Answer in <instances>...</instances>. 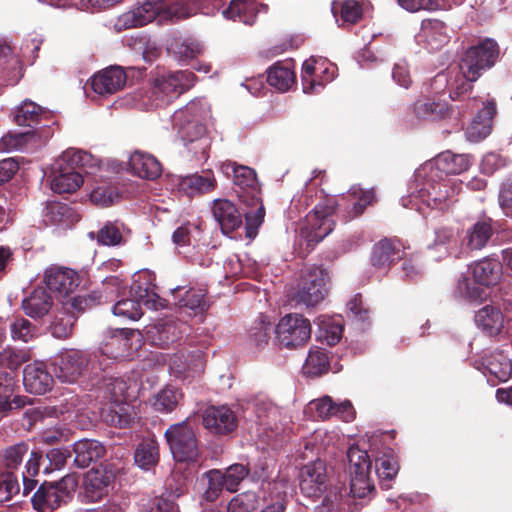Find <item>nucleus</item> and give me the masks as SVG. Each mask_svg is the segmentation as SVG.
I'll use <instances>...</instances> for the list:
<instances>
[{"label":"nucleus","mask_w":512,"mask_h":512,"mask_svg":"<svg viewBox=\"0 0 512 512\" xmlns=\"http://www.w3.org/2000/svg\"><path fill=\"white\" fill-rule=\"evenodd\" d=\"M470 167V158L466 154H454L450 151L440 153L415 171V183L408 198L402 199L406 208L415 207L424 213L423 205L444 209L459 191L455 181L446 178L449 174H460Z\"/></svg>","instance_id":"1"},{"label":"nucleus","mask_w":512,"mask_h":512,"mask_svg":"<svg viewBox=\"0 0 512 512\" xmlns=\"http://www.w3.org/2000/svg\"><path fill=\"white\" fill-rule=\"evenodd\" d=\"M498 56L499 47L493 39H485L469 47L459 60L458 73L448 82L450 97L456 100L470 93L473 83L495 65Z\"/></svg>","instance_id":"2"},{"label":"nucleus","mask_w":512,"mask_h":512,"mask_svg":"<svg viewBox=\"0 0 512 512\" xmlns=\"http://www.w3.org/2000/svg\"><path fill=\"white\" fill-rule=\"evenodd\" d=\"M208 116L209 109L201 101H192L173 115V124L179 139L197 159L208 157L210 139L203 124Z\"/></svg>","instance_id":"3"},{"label":"nucleus","mask_w":512,"mask_h":512,"mask_svg":"<svg viewBox=\"0 0 512 512\" xmlns=\"http://www.w3.org/2000/svg\"><path fill=\"white\" fill-rule=\"evenodd\" d=\"M299 487L305 497L312 499H317L327 492L321 505L315 508V512H334L341 499L348 494L344 484L332 485L329 482L326 464L321 459L309 462L301 468Z\"/></svg>","instance_id":"4"},{"label":"nucleus","mask_w":512,"mask_h":512,"mask_svg":"<svg viewBox=\"0 0 512 512\" xmlns=\"http://www.w3.org/2000/svg\"><path fill=\"white\" fill-rule=\"evenodd\" d=\"M191 0H146L140 6L120 15L115 21L118 31L144 26L154 20L162 23L189 16L187 4Z\"/></svg>","instance_id":"5"},{"label":"nucleus","mask_w":512,"mask_h":512,"mask_svg":"<svg viewBox=\"0 0 512 512\" xmlns=\"http://www.w3.org/2000/svg\"><path fill=\"white\" fill-rule=\"evenodd\" d=\"M191 0H146L140 6L120 15L115 21L118 31L144 26L154 20L162 23L189 16L187 4Z\"/></svg>","instance_id":"6"},{"label":"nucleus","mask_w":512,"mask_h":512,"mask_svg":"<svg viewBox=\"0 0 512 512\" xmlns=\"http://www.w3.org/2000/svg\"><path fill=\"white\" fill-rule=\"evenodd\" d=\"M132 389V382L126 381L124 378L105 379L104 395L109 402L102 411V418L106 423L122 428L133 422L135 413L133 407L128 403Z\"/></svg>","instance_id":"7"},{"label":"nucleus","mask_w":512,"mask_h":512,"mask_svg":"<svg viewBox=\"0 0 512 512\" xmlns=\"http://www.w3.org/2000/svg\"><path fill=\"white\" fill-rule=\"evenodd\" d=\"M221 171L228 178H232L233 183L251 197L252 205L255 206L254 212H246V235L254 238L257 230L262 224L265 216L264 206L258 195V181L255 171L244 165H238L235 162H225L221 165Z\"/></svg>","instance_id":"8"},{"label":"nucleus","mask_w":512,"mask_h":512,"mask_svg":"<svg viewBox=\"0 0 512 512\" xmlns=\"http://www.w3.org/2000/svg\"><path fill=\"white\" fill-rule=\"evenodd\" d=\"M193 72L184 70L158 75L150 92L140 94L139 100L143 107H158L177 98L195 83Z\"/></svg>","instance_id":"9"},{"label":"nucleus","mask_w":512,"mask_h":512,"mask_svg":"<svg viewBox=\"0 0 512 512\" xmlns=\"http://www.w3.org/2000/svg\"><path fill=\"white\" fill-rule=\"evenodd\" d=\"M53 372L61 382L74 383L85 372L91 370L96 373V370H104L107 365L97 355L93 357L86 352L78 350H69L60 353L53 360Z\"/></svg>","instance_id":"10"},{"label":"nucleus","mask_w":512,"mask_h":512,"mask_svg":"<svg viewBox=\"0 0 512 512\" xmlns=\"http://www.w3.org/2000/svg\"><path fill=\"white\" fill-rule=\"evenodd\" d=\"M77 488L73 476H65L57 482H44L31 498L33 508L39 512H50L67 503Z\"/></svg>","instance_id":"11"},{"label":"nucleus","mask_w":512,"mask_h":512,"mask_svg":"<svg viewBox=\"0 0 512 512\" xmlns=\"http://www.w3.org/2000/svg\"><path fill=\"white\" fill-rule=\"evenodd\" d=\"M132 290L135 299H121L113 306V314L129 320H137L142 316L141 305L157 310L165 306V300L155 291L151 283L144 285L134 282Z\"/></svg>","instance_id":"12"},{"label":"nucleus","mask_w":512,"mask_h":512,"mask_svg":"<svg viewBox=\"0 0 512 512\" xmlns=\"http://www.w3.org/2000/svg\"><path fill=\"white\" fill-rule=\"evenodd\" d=\"M141 347V333L134 329L109 330L100 345V354L107 359L120 360L133 355Z\"/></svg>","instance_id":"13"},{"label":"nucleus","mask_w":512,"mask_h":512,"mask_svg":"<svg viewBox=\"0 0 512 512\" xmlns=\"http://www.w3.org/2000/svg\"><path fill=\"white\" fill-rule=\"evenodd\" d=\"M326 294L327 274L320 267H312L302 275L292 300L297 305L314 307L323 301Z\"/></svg>","instance_id":"14"},{"label":"nucleus","mask_w":512,"mask_h":512,"mask_svg":"<svg viewBox=\"0 0 512 512\" xmlns=\"http://www.w3.org/2000/svg\"><path fill=\"white\" fill-rule=\"evenodd\" d=\"M279 343L286 348L305 345L311 337L310 321L300 314H288L275 327Z\"/></svg>","instance_id":"15"},{"label":"nucleus","mask_w":512,"mask_h":512,"mask_svg":"<svg viewBox=\"0 0 512 512\" xmlns=\"http://www.w3.org/2000/svg\"><path fill=\"white\" fill-rule=\"evenodd\" d=\"M333 229L334 221L331 217V208L316 206L302 222L300 236L307 241L308 246H314L329 235Z\"/></svg>","instance_id":"16"},{"label":"nucleus","mask_w":512,"mask_h":512,"mask_svg":"<svg viewBox=\"0 0 512 512\" xmlns=\"http://www.w3.org/2000/svg\"><path fill=\"white\" fill-rule=\"evenodd\" d=\"M415 39L418 45L430 51H438L450 40L449 28L442 20L424 19Z\"/></svg>","instance_id":"17"},{"label":"nucleus","mask_w":512,"mask_h":512,"mask_svg":"<svg viewBox=\"0 0 512 512\" xmlns=\"http://www.w3.org/2000/svg\"><path fill=\"white\" fill-rule=\"evenodd\" d=\"M187 330L188 326L184 321L169 317L148 326L146 333L154 345L166 347L180 339Z\"/></svg>","instance_id":"18"},{"label":"nucleus","mask_w":512,"mask_h":512,"mask_svg":"<svg viewBox=\"0 0 512 512\" xmlns=\"http://www.w3.org/2000/svg\"><path fill=\"white\" fill-rule=\"evenodd\" d=\"M307 411L315 412L316 417L321 420L336 416L345 422L352 421L355 417V410L349 400L335 403L330 396H323L309 402Z\"/></svg>","instance_id":"19"},{"label":"nucleus","mask_w":512,"mask_h":512,"mask_svg":"<svg viewBox=\"0 0 512 512\" xmlns=\"http://www.w3.org/2000/svg\"><path fill=\"white\" fill-rule=\"evenodd\" d=\"M202 421L207 430L220 435L234 431L238 425L234 411L226 405L208 407Z\"/></svg>","instance_id":"20"},{"label":"nucleus","mask_w":512,"mask_h":512,"mask_svg":"<svg viewBox=\"0 0 512 512\" xmlns=\"http://www.w3.org/2000/svg\"><path fill=\"white\" fill-rule=\"evenodd\" d=\"M49 177L51 189L58 194L73 193L84 183L79 170H73L57 161L53 164Z\"/></svg>","instance_id":"21"},{"label":"nucleus","mask_w":512,"mask_h":512,"mask_svg":"<svg viewBox=\"0 0 512 512\" xmlns=\"http://www.w3.org/2000/svg\"><path fill=\"white\" fill-rule=\"evenodd\" d=\"M126 80L127 76L122 67L111 66L95 74L91 86L99 95H111L121 90Z\"/></svg>","instance_id":"22"},{"label":"nucleus","mask_w":512,"mask_h":512,"mask_svg":"<svg viewBox=\"0 0 512 512\" xmlns=\"http://www.w3.org/2000/svg\"><path fill=\"white\" fill-rule=\"evenodd\" d=\"M113 475L105 469L92 468L83 481L84 497L90 502H97L108 494Z\"/></svg>","instance_id":"23"},{"label":"nucleus","mask_w":512,"mask_h":512,"mask_svg":"<svg viewBox=\"0 0 512 512\" xmlns=\"http://www.w3.org/2000/svg\"><path fill=\"white\" fill-rule=\"evenodd\" d=\"M44 282L50 291L67 296L78 286V276L72 269L52 267L46 270Z\"/></svg>","instance_id":"24"},{"label":"nucleus","mask_w":512,"mask_h":512,"mask_svg":"<svg viewBox=\"0 0 512 512\" xmlns=\"http://www.w3.org/2000/svg\"><path fill=\"white\" fill-rule=\"evenodd\" d=\"M212 214L223 234L228 235L242 224V215L235 204L227 199L213 201Z\"/></svg>","instance_id":"25"},{"label":"nucleus","mask_w":512,"mask_h":512,"mask_svg":"<svg viewBox=\"0 0 512 512\" xmlns=\"http://www.w3.org/2000/svg\"><path fill=\"white\" fill-rule=\"evenodd\" d=\"M23 384L27 392L42 395L52 388L53 378L46 371L43 363L35 362L25 367Z\"/></svg>","instance_id":"26"},{"label":"nucleus","mask_w":512,"mask_h":512,"mask_svg":"<svg viewBox=\"0 0 512 512\" xmlns=\"http://www.w3.org/2000/svg\"><path fill=\"white\" fill-rule=\"evenodd\" d=\"M496 114V103L493 99L487 100L481 111L466 129V137L471 142H478L486 138L492 128V120Z\"/></svg>","instance_id":"27"},{"label":"nucleus","mask_w":512,"mask_h":512,"mask_svg":"<svg viewBox=\"0 0 512 512\" xmlns=\"http://www.w3.org/2000/svg\"><path fill=\"white\" fill-rule=\"evenodd\" d=\"M130 230L118 221L106 222L97 233L89 232L91 239H96L98 244L104 246H117L126 243Z\"/></svg>","instance_id":"28"},{"label":"nucleus","mask_w":512,"mask_h":512,"mask_svg":"<svg viewBox=\"0 0 512 512\" xmlns=\"http://www.w3.org/2000/svg\"><path fill=\"white\" fill-rule=\"evenodd\" d=\"M170 448H197V438L188 421L171 425L165 432Z\"/></svg>","instance_id":"29"},{"label":"nucleus","mask_w":512,"mask_h":512,"mask_svg":"<svg viewBox=\"0 0 512 512\" xmlns=\"http://www.w3.org/2000/svg\"><path fill=\"white\" fill-rule=\"evenodd\" d=\"M132 172L143 179L153 180L161 174V165L158 160L147 153L136 151L129 159Z\"/></svg>","instance_id":"30"},{"label":"nucleus","mask_w":512,"mask_h":512,"mask_svg":"<svg viewBox=\"0 0 512 512\" xmlns=\"http://www.w3.org/2000/svg\"><path fill=\"white\" fill-rule=\"evenodd\" d=\"M472 275L480 285L493 286L497 284L502 276L501 263L492 258H485L472 266Z\"/></svg>","instance_id":"31"},{"label":"nucleus","mask_w":512,"mask_h":512,"mask_svg":"<svg viewBox=\"0 0 512 512\" xmlns=\"http://www.w3.org/2000/svg\"><path fill=\"white\" fill-rule=\"evenodd\" d=\"M171 369L178 377L188 378L200 374L204 369V360L200 351L190 355L176 356L171 362Z\"/></svg>","instance_id":"32"},{"label":"nucleus","mask_w":512,"mask_h":512,"mask_svg":"<svg viewBox=\"0 0 512 512\" xmlns=\"http://www.w3.org/2000/svg\"><path fill=\"white\" fill-rule=\"evenodd\" d=\"M52 297L45 288H36L29 297L22 302L26 315L32 318H41L46 315L52 307Z\"/></svg>","instance_id":"33"},{"label":"nucleus","mask_w":512,"mask_h":512,"mask_svg":"<svg viewBox=\"0 0 512 512\" xmlns=\"http://www.w3.org/2000/svg\"><path fill=\"white\" fill-rule=\"evenodd\" d=\"M216 186V180L212 172L204 174H193L182 177L179 180L178 187L188 196L204 194L212 191Z\"/></svg>","instance_id":"34"},{"label":"nucleus","mask_w":512,"mask_h":512,"mask_svg":"<svg viewBox=\"0 0 512 512\" xmlns=\"http://www.w3.org/2000/svg\"><path fill=\"white\" fill-rule=\"evenodd\" d=\"M475 323L489 335H497L503 328L504 318L499 308L487 305L475 315Z\"/></svg>","instance_id":"35"},{"label":"nucleus","mask_w":512,"mask_h":512,"mask_svg":"<svg viewBox=\"0 0 512 512\" xmlns=\"http://www.w3.org/2000/svg\"><path fill=\"white\" fill-rule=\"evenodd\" d=\"M255 0H231L227 8L222 11L223 16L230 20L252 25L256 18Z\"/></svg>","instance_id":"36"},{"label":"nucleus","mask_w":512,"mask_h":512,"mask_svg":"<svg viewBox=\"0 0 512 512\" xmlns=\"http://www.w3.org/2000/svg\"><path fill=\"white\" fill-rule=\"evenodd\" d=\"M492 233L491 220H479L467 230L463 243L470 250H480L486 246Z\"/></svg>","instance_id":"37"},{"label":"nucleus","mask_w":512,"mask_h":512,"mask_svg":"<svg viewBox=\"0 0 512 512\" xmlns=\"http://www.w3.org/2000/svg\"><path fill=\"white\" fill-rule=\"evenodd\" d=\"M68 440L69 431L61 428L48 429L40 435V443L43 445H63V448H69L70 446H73V448H104L97 441L93 440L80 441V446H77L76 442L66 446L65 444Z\"/></svg>","instance_id":"38"},{"label":"nucleus","mask_w":512,"mask_h":512,"mask_svg":"<svg viewBox=\"0 0 512 512\" xmlns=\"http://www.w3.org/2000/svg\"><path fill=\"white\" fill-rule=\"evenodd\" d=\"M267 82L280 91H287L294 83L291 62H278L268 70Z\"/></svg>","instance_id":"39"},{"label":"nucleus","mask_w":512,"mask_h":512,"mask_svg":"<svg viewBox=\"0 0 512 512\" xmlns=\"http://www.w3.org/2000/svg\"><path fill=\"white\" fill-rule=\"evenodd\" d=\"M175 303L179 307V313L187 314L188 316L202 314L207 309L204 293L201 290L189 289Z\"/></svg>","instance_id":"40"},{"label":"nucleus","mask_w":512,"mask_h":512,"mask_svg":"<svg viewBox=\"0 0 512 512\" xmlns=\"http://www.w3.org/2000/svg\"><path fill=\"white\" fill-rule=\"evenodd\" d=\"M56 161L66 167H71L73 170L93 168L97 166V160L91 154L74 148H70L63 152Z\"/></svg>","instance_id":"41"},{"label":"nucleus","mask_w":512,"mask_h":512,"mask_svg":"<svg viewBox=\"0 0 512 512\" xmlns=\"http://www.w3.org/2000/svg\"><path fill=\"white\" fill-rule=\"evenodd\" d=\"M400 258V252L392 242L382 240L377 243L372 252L371 263L374 267L386 268Z\"/></svg>","instance_id":"42"},{"label":"nucleus","mask_w":512,"mask_h":512,"mask_svg":"<svg viewBox=\"0 0 512 512\" xmlns=\"http://www.w3.org/2000/svg\"><path fill=\"white\" fill-rule=\"evenodd\" d=\"M486 368L499 381L505 382L512 375V362L502 352L492 353L485 359Z\"/></svg>","instance_id":"43"},{"label":"nucleus","mask_w":512,"mask_h":512,"mask_svg":"<svg viewBox=\"0 0 512 512\" xmlns=\"http://www.w3.org/2000/svg\"><path fill=\"white\" fill-rule=\"evenodd\" d=\"M399 468L397 460L390 455H384L376 459L375 471L378 475L382 488H391L390 483L397 476Z\"/></svg>","instance_id":"44"},{"label":"nucleus","mask_w":512,"mask_h":512,"mask_svg":"<svg viewBox=\"0 0 512 512\" xmlns=\"http://www.w3.org/2000/svg\"><path fill=\"white\" fill-rule=\"evenodd\" d=\"M329 360L325 350L311 348L303 365V373L308 376H319L328 371Z\"/></svg>","instance_id":"45"},{"label":"nucleus","mask_w":512,"mask_h":512,"mask_svg":"<svg viewBox=\"0 0 512 512\" xmlns=\"http://www.w3.org/2000/svg\"><path fill=\"white\" fill-rule=\"evenodd\" d=\"M272 329L273 326L268 318L261 316L248 331L249 343L256 348L264 347L268 344Z\"/></svg>","instance_id":"46"},{"label":"nucleus","mask_w":512,"mask_h":512,"mask_svg":"<svg viewBox=\"0 0 512 512\" xmlns=\"http://www.w3.org/2000/svg\"><path fill=\"white\" fill-rule=\"evenodd\" d=\"M332 10L341 26L354 24L362 17V7L355 0H345L339 9L334 4Z\"/></svg>","instance_id":"47"},{"label":"nucleus","mask_w":512,"mask_h":512,"mask_svg":"<svg viewBox=\"0 0 512 512\" xmlns=\"http://www.w3.org/2000/svg\"><path fill=\"white\" fill-rule=\"evenodd\" d=\"M342 437L337 430H315L305 441L303 448H329L342 445Z\"/></svg>","instance_id":"48"},{"label":"nucleus","mask_w":512,"mask_h":512,"mask_svg":"<svg viewBox=\"0 0 512 512\" xmlns=\"http://www.w3.org/2000/svg\"><path fill=\"white\" fill-rule=\"evenodd\" d=\"M200 235V230L196 225L186 224L176 229L172 235V240L179 253L186 254L188 246H195Z\"/></svg>","instance_id":"49"},{"label":"nucleus","mask_w":512,"mask_h":512,"mask_svg":"<svg viewBox=\"0 0 512 512\" xmlns=\"http://www.w3.org/2000/svg\"><path fill=\"white\" fill-rule=\"evenodd\" d=\"M15 386L14 372L0 371V418L11 410L9 398L13 395Z\"/></svg>","instance_id":"50"},{"label":"nucleus","mask_w":512,"mask_h":512,"mask_svg":"<svg viewBox=\"0 0 512 512\" xmlns=\"http://www.w3.org/2000/svg\"><path fill=\"white\" fill-rule=\"evenodd\" d=\"M70 216V207L65 203L55 201L47 203L43 212L44 222L50 225L66 224Z\"/></svg>","instance_id":"51"},{"label":"nucleus","mask_w":512,"mask_h":512,"mask_svg":"<svg viewBox=\"0 0 512 512\" xmlns=\"http://www.w3.org/2000/svg\"><path fill=\"white\" fill-rule=\"evenodd\" d=\"M119 198L117 188L109 182H101L90 192V200L95 205L107 207Z\"/></svg>","instance_id":"52"},{"label":"nucleus","mask_w":512,"mask_h":512,"mask_svg":"<svg viewBox=\"0 0 512 512\" xmlns=\"http://www.w3.org/2000/svg\"><path fill=\"white\" fill-rule=\"evenodd\" d=\"M347 198L352 203V210L350 217L354 218L361 215L369 204L373 202L374 193L372 190H363L361 187H351Z\"/></svg>","instance_id":"53"},{"label":"nucleus","mask_w":512,"mask_h":512,"mask_svg":"<svg viewBox=\"0 0 512 512\" xmlns=\"http://www.w3.org/2000/svg\"><path fill=\"white\" fill-rule=\"evenodd\" d=\"M415 111L419 117L440 119L445 117V115L448 113V106L444 101L427 99L418 101L415 106Z\"/></svg>","instance_id":"54"},{"label":"nucleus","mask_w":512,"mask_h":512,"mask_svg":"<svg viewBox=\"0 0 512 512\" xmlns=\"http://www.w3.org/2000/svg\"><path fill=\"white\" fill-rule=\"evenodd\" d=\"M319 60L310 58L302 66V86L306 94L317 91V86H322L318 81Z\"/></svg>","instance_id":"55"},{"label":"nucleus","mask_w":512,"mask_h":512,"mask_svg":"<svg viewBox=\"0 0 512 512\" xmlns=\"http://www.w3.org/2000/svg\"><path fill=\"white\" fill-rule=\"evenodd\" d=\"M42 108L32 101H24L15 114V122L20 126H32L39 122Z\"/></svg>","instance_id":"56"},{"label":"nucleus","mask_w":512,"mask_h":512,"mask_svg":"<svg viewBox=\"0 0 512 512\" xmlns=\"http://www.w3.org/2000/svg\"><path fill=\"white\" fill-rule=\"evenodd\" d=\"M320 330V337L324 338L328 345H335L342 336L343 327L339 322L331 321L326 316H319L316 320Z\"/></svg>","instance_id":"57"},{"label":"nucleus","mask_w":512,"mask_h":512,"mask_svg":"<svg viewBox=\"0 0 512 512\" xmlns=\"http://www.w3.org/2000/svg\"><path fill=\"white\" fill-rule=\"evenodd\" d=\"M31 131L8 132L0 139V152H11L23 149L32 138Z\"/></svg>","instance_id":"58"},{"label":"nucleus","mask_w":512,"mask_h":512,"mask_svg":"<svg viewBox=\"0 0 512 512\" xmlns=\"http://www.w3.org/2000/svg\"><path fill=\"white\" fill-rule=\"evenodd\" d=\"M351 474L371 472L372 462L368 450H347Z\"/></svg>","instance_id":"59"},{"label":"nucleus","mask_w":512,"mask_h":512,"mask_svg":"<svg viewBox=\"0 0 512 512\" xmlns=\"http://www.w3.org/2000/svg\"><path fill=\"white\" fill-rule=\"evenodd\" d=\"M258 497L254 492L241 493L231 499L228 512H251L258 507Z\"/></svg>","instance_id":"60"},{"label":"nucleus","mask_w":512,"mask_h":512,"mask_svg":"<svg viewBox=\"0 0 512 512\" xmlns=\"http://www.w3.org/2000/svg\"><path fill=\"white\" fill-rule=\"evenodd\" d=\"M80 406V400L77 395L68 393L64 396V398L60 401L58 405L49 407V416L52 417H59L60 415L65 414H75V416L78 415V413L81 410Z\"/></svg>","instance_id":"61"},{"label":"nucleus","mask_w":512,"mask_h":512,"mask_svg":"<svg viewBox=\"0 0 512 512\" xmlns=\"http://www.w3.org/2000/svg\"><path fill=\"white\" fill-rule=\"evenodd\" d=\"M370 474L371 472L351 474L349 493L353 497L364 498L371 492L374 486Z\"/></svg>","instance_id":"62"},{"label":"nucleus","mask_w":512,"mask_h":512,"mask_svg":"<svg viewBox=\"0 0 512 512\" xmlns=\"http://www.w3.org/2000/svg\"><path fill=\"white\" fill-rule=\"evenodd\" d=\"M248 470L242 464L231 465L223 474L225 490L235 492L241 481L247 476Z\"/></svg>","instance_id":"63"},{"label":"nucleus","mask_w":512,"mask_h":512,"mask_svg":"<svg viewBox=\"0 0 512 512\" xmlns=\"http://www.w3.org/2000/svg\"><path fill=\"white\" fill-rule=\"evenodd\" d=\"M11 335L14 340L28 342L35 336L36 329L32 323L24 318H17L10 326Z\"/></svg>","instance_id":"64"}]
</instances>
